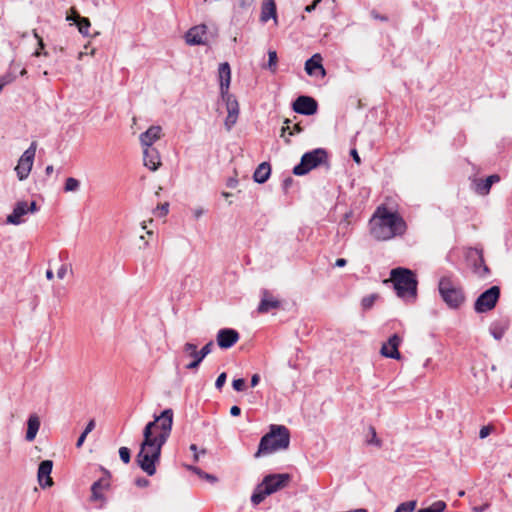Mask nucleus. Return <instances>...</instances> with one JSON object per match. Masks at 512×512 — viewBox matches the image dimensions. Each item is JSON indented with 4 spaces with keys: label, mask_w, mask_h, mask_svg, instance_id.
I'll return each instance as SVG.
<instances>
[{
    "label": "nucleus",
    "mask_w": 512,
    "mask_h": 512,
    "mask_svg": "<svg viewBox=\"0 0 512 512\" xmlns=\"http://www.w3.org/2000/svg\"><path fill=\"white\" fill-rule=\"evenodd\" d=\"M173 425V410L165 409L143 430V441L136 462L149 476L156 473V463L160 460L161 449L168 440Z\"/></svg>",
    "instance_id": "f257e3e1"
},
{
    "label": "nucleus",
    "mask_w": 512,
    "mask_h": 512,
    "mask_svg": "<svg viewBox=\"0 0 512 512\" xmlns=\"http://www.w3.org/2000/svg\"><path fill=\"white\" fill-rule=\"evenodd\" d=\"M405 230L406 223L403 218L386 207H378L370 220V233L379 241L402 235Z\"/></svg>",
    "instance_id": "f03ea898"
},
{
    "label": "nucleus",
    "mask_w": 512,
    "mask_h": 512,
    "mask_svg": "<svg viewBox=\"0 0 512 512\" xmlns=\"http://www.w3.org/2000/svg\"><path fill=\"white\" fill-rule=\"evenodd\" d=\"M290 444V432L284 425L272 424L270 430L260 440L255 457L269 455L279 450H286Z\"/></svg>",
    "instance_id": "7ed1b4c3"
},
{
    "label": "nucleus",
    "mask_w": 512,
    "mask_h": 512,
    "mask_svg": "<svg viewBox=\"0 0 512 512\" xmlns=\"http://www.w3.org/2000/svg\"><path fill=\"white\" fill-rule=\"evenodd\" d=\"M390 281L393 282L394 289L399 297H416L417 280L411 270L402 267L392 269Z\"/></svg>",
    "instance_id": "20e7f679"
},
{
    "label": "nucleus",
    "mask_w": 512,
    "mask_h": 512,
    "mask_svg": "<svg viewBox=\"0 0 512 512\" xmlns=\"http://www.w3.org/2000/svg\"><path fill=\"white\" fill-rule=\"evenodd\" d=\"M439 293L450 308H458L465 300L460 284L450 276H443L439 281Z\"/></svg>",
    "instance_id": "39448f33"
},
{
    "label": "nucleus",
    "mask_w": 512,
    "mask_h": 512,
    "mask_svg": "<svg viewBox=\"0 0 512 512\" xmlns=\"http://www.w3.org/2000/svg\"><path fill=\"white\" fill-rule=\"evenodd\" d=\"M326 161L327 152L322 148L314 149L301 157L300 163L293 168V173L303 176Z\"/></svg>",
    "instance_id": "423d86ee"
},
{
    "label": "nucleus",
    "mask_w": 512,
    "mask_h": 512,
    "mask_svg": "<svg viewBox=\"0 0 512 512\" xmlns=\"http://www.w3.org/2000/svg\"><path fill=\"white\" fill-rule=\"evenodd\" d=\"M37 143L33 141L28 149H26L18 160L15 167L17 177L20 181L28 178L34 163Z\"/></svg>",
    "instance_id": "0eeeda50"
},
{
    "label": "nucleus",
    "mask_w": 512,
    "mask_h": 512,
    "mask_svg": "<svg viewBox=\"0 0 512 512\" xmlns=\"http://www.w3.org/2000/svg\"><path fill=\"white\" fill-rule=\"evenodd\" d=\"M500 297V288L492 286L483 293H481L474 303V310L477 313H485L492 310Z\"/></svg>",
    "instance_id": "6e6552de"
},
{
    "label": "nucleus",
    "mask_w": 512,
    "mask_h": 512,
    "mask_svg": "<svg viewBox=\"0 0 512 512\" xmlns=\"http://www.w3.org/2000/svg\"><path fill=\"white\" fill-rule=\"evenodd\" d=\"M290 475L283 474H270L264 477L261 484L266 488L265 494H273L284 487H286L290 481Z\"/></svg>",
    "instance_id": "1a4fd4ad"
},
{
    "label": "nucleus",
    "mask_w": 512,
    "mask_h": 512,
    "mask_svg": "<svg viewBox=\"0 0 512 512\" xmlns=\"http://www.w3.org/2000/svg\"><path fill=\"white\" fill-rule=\"evenodd\" d=\"M222 100L226 104L227 117L225 119V127L229 131L236 124L239 115V104L232 94L221 95Z\"/></svg>",
    "instance_id": "9d476101"
},
{
    "label": "nucleus",
    "mask_w": 512,
    "mask_h": 512,
    "mask_svg": "<svg viewBox=\"0 0 512 512\" xmlns=\"http://www.w3.org/2000/svg\"><path fill=\"white\" fill-rule=\"evenodd\" d=\"M318 104L315 99L309 96H299L293 102V110L303 115H313L316 113Z\"/></svg>",
    "instance_id": "9b49d317"
},
{
    "label": "nucleus",
    "mask_w": 512,
    "mask_h": 512,
    "mask_svg": "<svg viewBox=\"0 0 512 512\" xmlns=\"http://www.w3.org/2000/svg\"><path fill=\"white\" fill-rule=\"evenodd\" d=\"M217 344L222 349L232 347L239 340V333L231 328L220 329L216 336Z\"/></svg>",
    "instance_id": "f8f14e48"
},
{
    "label": "nucleus",
    "mask_w": 512,
    "mask_h": 512,
    "mask_svg": "<svg viewBox=\"0 0 512 512\" xmlns=\"http://www.w3.org/2000/svg\"><path fill=\"white\" fill-rule=\"evenodd\" d=\"M182 352L185 357L191 359V361L185 366L188 370H196L203 361V358H200V351L197 350V345L194 343H185L183 345Z\"/></svg>",
    "instance_id": "ddd939ff"
},
{
    "label": "nucleus",
    "mask_w": 512,
    "mask_h": 512,
    "mask_svg": "<svg viewBox=\"0 0 512 512\" xmlns=\"http://www.w3.org/2000/svg\"><path fill=\"white\" fill-rule=\"evenodd\" d=\"M53 468V462L51 460H44L39 464L37 479L41 488L45 489L53 485L51 478V472Z\"/></svg>",
    "instance_id": "4468645a"
},
{
    "label": "nucleus",
    "mask_w": 512,
    "mask_h": 512,
    "mask_svg": "<svg viewBox=\"0 0 512 512\" xmlns=\"http://www.w3.org/2000/svg\"><path fill=\"white\" fill-rule=\"evenodd\" d=\"M401 341V338L397 334L392 335L388 341L382 345L380 353L384 357L399 360L401 358V354L398 347Z\"/></svg>",
    "instance_id": "2eb2a0df"
},
{
    "label": "nucleus",
    "mask_w": 512,
    "mask_h": 512,
    "mask_svg": "<svg viewBox=\"0 0 512 512\" xmlns=\"http://www.w3.org/2000/svg\"><path fill=\"white\" fill-rule=\"evenodd\" d=\"M499 181L500 176L497 174L490 175L486 179L476 178L472 181V188L477 194L485 196L489 194L492 185Z\"/></svg>",
    "instance_id": "dca6fc26"
},
{
    "label": "nucleus",
    "mask_w": 512,
    "mask_h": 512,
    "mask_svg": "<svg viewBox=\"0 0 512 512\" xmlns=\"http://www.w3.org/2000/svg\"><path fill=\"white\" fill-rule=\"evenodd\" d=\"M163 136L161 126H151L145 132L141 133L139 140L142 148L153 147V144Z\"/></svg>",
    "instance_id": "f3484780"
},
{
    "label": "nucleus",
    "mask_w": 512,
    "mask_h": 512,
    "mask_svg": "<svg viewBox=\"0 0 512 512\" xmlns=\"http://www.w3.org/2000/svg\"><path fill=\"white\" fill-rule=\"evenodd\" d=\"M143 163L151 171H156L161 166L159 151L154 147L143 148Z\"/></svg>",
    "instance_id": "a211bd4d"
},
{
    "label": "nucleus",
    "mask_w": 512,
    "mask_h": 512,
    "mask_svg": "<svg viewBox=\"0 0 512 512\" xmlns=\"http://www.w3.org/2000/svg\"><path fill=\"white\" fill-rule=\"evenodd\" d=\"M220 95L229 94L231 83V68L228 62L221 63L218 68Z\"/></svg>",
    "instance_id": "6ab92c4d"
},
{
    "label": "nucleus",
    "mask_w": 512,
    "mask_h": 512,
    "mask_svg": "<svg viewBox=\"0 0 512 512\" xmlns=\"http://www.w3.org/2000/svg\"><path fill=\"white\" fill-rule=\"evenodd\" d=\"M28 214V209L26 208V201H18L11 214H9L6 218L7 224L12 225H20L23 223L24 216Z\"/></svg>",
    "instance_id": "aec40b11"
},
{
    "label": "nucleus",
    "mask_w": 512,
    "mask_h": 512,
    "mask_svg": "<svg viewBox=\"0 0 512 512\" xmlns=\"http://www.w3.org/2000/svg\"><path fill=\"white\" fill-rule=\"evenodd\" d=\"M206 26L205 25H198L190 28L186 35L185 39L187 44L189 45H201L204 44V36L206 34Z\"/></svg>",
    "instance_id": "412c9836"
},
{
    "label": "nucleus",
    "mask_w": 512,
    "mask_h": 512,
    "mask_svg": "<svg viewBox=\"0 0 512 512\" xmlns=\"http://www.w3.org/2000/svg\"><path fill=\"white\" fill-rule=\"evenodd\" d=\"M280 307V301L274 298L267 290L262 291V298L258 306V312L268 313L273 309H277Z\"/></svg>",
    "instance_id": "4be33fe9"
},
{
    "label": "nucleus",
    "mask_w": 512,
    "mask_h": 512,
    "mask_svg": "<svg viewBox=\"0 0 512 512\" xmlns=\"http://www.w3.org/2000/svg\"><path fill=\"white\" fill-rule=\"evenodd\" d=\"M109 488V482L107 479H99L98 481L94 482L91 487V501H103L105 500L104 497V491H106Z\"/></svg>",
    "instance_id": "5701e85b"
},
{
    "label": "nucleus",
    "mask_w": 512,
    "mask_h": 512,
    "mask_svg": "<svg viewBox=\"0 0 512 512\" xmlns=\"http://www.w3.org/2000/svg\"><path fill=\"white\" fill-rule=\"evenodd\" d=\"M322 57L320 54H314L305 63V71L308 75H314L316 71H320L321 76H325L326 71L322 65Z\"/></svg>",
    "instance_id": "b1692460"
},
{
    "label": "nucleus",
    "mask_w": 512,
    "mask_h": 512,
    "mask_svg": "<svg viewBox=\"0 0 512 512\" xmlns=\"http://www.w3.org/2000/svg\"><path fill=\"white\" fill-rule=\"evenodd\" d=\"M40 428V419L36 414L29 416L27 421L26 440L31 442L35 439Z\"/></svg>",
    "instance_id": "393cba45"
},
{
    "label": "nucleus",
    "mask_w": 512,
    "mask_h": 512,
    "mask_svg": "<svg viewBox=\"0 0 512 512\" xmlns=\"http://www.w3.org/2000/svg\"><path fill=\"white\" fill-rule=\"evenodd\" d=\"M271 18H273L275 22L277 21L276 4L275 2H263L260 20L265 23Z\"/></svg>",
    "instance_id": "a878e982"
},
{
    "label": "nucleus",
    "mask_w": 512,
    "mask_h": 512,
    "mask_svg": "<svg viewBox=\"0 0 512 512\" xmlns=\"http://www.w3.org/2000/svg\"><path fill=\"white\" fill-rule=\"evenodd\" d=\"M271 173L270 164L267 162L261 163L253 174V179L257 183H264L268 180Z\"/></svg>",
    "instance_id": "bb28decb"
},
{
    "label": "nucleus",
    "mask_w": 512,
    "mask_h": 512,
    "mask_svg": "<svg viewBox=\"0 0 512 512\" xmlns=\"http://www.w3.org/2000/svg\"><path fill=\"white\" fill-rule=\"evenodd\" d=\"M507 322H494L489 327V332L495 340H501L508 330Z\"/></svg>",
    "instance_id": "cd10ccee"
},
{
    "label": "nucleus",
    "mask_w": 512,
    "mask_h": 512,
    "mask_svg": "<svg viewBox=\"0 0 512 512\" xmlns=\"http://www.w3.org/2000/svg\"><path fill=\"white\" fill-rule=\"evenodd\" d=\"M474 273L479 277L484 278L489 273V268L484 262V258L481 253H477V259L474 262Z\"/></svg>",
    "instance_id": "c85d7f7f"
},
{
    "label": "nucleus",
    "mask_w": 512,
    "mask_h": 512,
    "mask_svg": "<svg viewBox=\"0 0 512 512\" xmlns=\"http://www.w3.org/2000/svg\"><path fill=\"white\" fill-rule=\"evenodd\" d=\"M266 488L260 483L257 485L256 489L254 490L252 496H251V502L254 506L259 505L261 502L264 501V499L269 496L270 494H265Z\"/></svg>",
    "instance_id": "c756f323"
},
{
    "label": "nucleus",
    "mask_w": 512,
    "mask_h": 512,
    "mask_svg": "<svg viewBox=\"0 0 512 512\" xmlns=\"http://www.w3.org/2000/svg\"><path fill=\"white\" fill-rule=\"evenodd\" d=\"M291 120L286 119L284 121V125L281 129V136L285 137V134L288 133L289 136L295 135L297 133H300L302 131V127L299 124H294L293 126H290Z\"/></svg>",
    "instance_id": "7c9ffc66"
},
{
    "label": "nucleus",
    "mask_w": 512,
    "mask_h": 512,
    "mask_svg": "<svg viewBox=\"0 0 512 512\" xmlns=\"http://www.w3.org/2000/svg\"><path fill=\"white\" fill-rule=\"evenodd\" d=\"M76 18L78 19L76 25L79 32L84 36H88L89 28L91 26L90 20L86 17H81L80 15H76Z\"/></svg>",
    "instance_id": "2f4dec72"
},
{
    "label": "nucleus",
    "mask_w": 512,
    "mask_h": 512,
    "mask_svg": "<svg viewBox=\"0 0 512 512\" xmlns=\"http://www.w3.org/2000/svg\"><path fill=\"white\" fill-rule=\"evenodd\" d=\"M80 188V181L73 177H68L65 181L64 191L65 192H76Z\"/></svg>",
    "instance_id": "473e14b6"
},
{
    "label": "nucleus",
    "mask_w": 512,
    "mask_h": 512,
    "mask_svg": "<svg viewBox=\"0 0 512 512\" xmlns=\"http://www.w3.org/2000/svg\"><path fill=\"white\" fill-rule=\"evenodd\" d=\"M378 294H370L362 298L361 300V307L364 311H367L371 309L375 303V301L378 299Z\"/></svg>",
    "instance_id": "72a5a7b5"
},
{
    "label": "nucleus",
    "mask_w": 512,
    "mask_h": 512,
    "mask_svg": "<svg viewBox=\"0 0 512 512\" xmlns=\"http://www.w3.org/2000/svg\"><path fill=\"white\" fill-rule=\"evenodd\" d=\"M446 508V503L444 501H436L431 506L427 508H422L417 512H443Z\"/></svg>",
    "instance_id": "f704fd0d"
},
{
    "label": "nucleus",
    "mask_w": 512,
    "mask_h": 512,
    "mask_svg": "<svg viewBox=\"0 0 512 512\" xmlns=\"http://www.w3.org/2000/svg\"><path fill=\"white\" fill-rule=\"evenodd\" d=\"M268 64H267V68L272 71V72H275L276 69H277V61H278V58H277V53L276 51L274 50H270L268 52Z\"/></svg>",
    "instance_id": "c9c22d12"
},
{
    "label": "nucleus",
    "mask_w": 512,
    "mask_h": 512,
    "mask_svg": "<svg viewBox=\"0 0 512 512\" xmlns=\"http://www.w3.org/2000/svg\"><path fill=\"white\" fill-rule=\"evenodd\" d=\"M416 502L415 501H407L401 503L394 512H413L415 509Z\"/></svg>",
    "instance_id": "e433bc0d"
},
{
    "label": "nucleus",
    "mask_w": 512,
    "mask_h": 512,
    "mask_svg": "<svg viewBox=\"0 0 512 512\" xmlns=\"http://www.w3.org/2000/svg\"><path fill=\"white\" fill-rule=\"evenodd\" d=\"M119 456L120 459L125 463L128 464L131 459V453L130 450L127 447H121L119 449Z\"/></svg>",
    "instance_id": "4c0bfd02"
},
{
    "label": "nucleus",
    "mask_w": 512,
    "mask_h": 512,
    "mask_svg": "<svg viewBox=\"0 0 512 512\" xmlns=\"http://www.w3.org/2000/svg\"><path fill=\"white\" fill-rule=\"evenodd\" d=\"M214 347V343L213 341H209L208 343H206L200 351V358H205L208 354L211 353L212 349Z\"/></svg>",
    "instance_id": "58836bf2"
},
{
    "label": "nucleus",
    "mask_w": 512,
    "mask_h": 512,
    "mask_svg": "<svg viewBox=\"0 0 512 512\" xmlns=\"http://www.w3.org/2000/svg\"><path fill=\"white\" fill-rule=\"evenodd\" d=\"M168 211H169V204L166 202L161 205H158L156 207V209L154 210V213L159 216H165L168 213Z\"/></svg>",
    "instance_id": "ea45409f"
},
{
    "label": "nucleus",
    "mask_w": 512,
    "mask_h": 512,
    "mask_svg": "<svg viewBox=\"0 0 512 512\" xmlns=\"http://www.w3.org/2000/svg\"><path fill=\"white\" fill-rule=\"evenodd\" d=\"M352 215V212H346L344 214V218L340 221L339 223V229H342V230H347L349 225H350V221H349V218L350 216Z\"/></svg>",
    "instance_id": "a19ab883"
},
{
    "label": "nucleus",
    "mask_w": 512,
    "mask_h": 512,
    "mask_svg": "<svg viewBox=\"0 0 512 512\" xmlns=\"http://www.w3.org/2000/svg\"><path fill=\"white\" fill-rule=\"evenodd\" d=\"M232 386L236 391H243L246 387L245 380L243 378L235 379L232 382Z\"/></svg>",
    "instance_id": "79ce46f5"
},
{
    "label": "nucleus",
    "mask_w": 512,
    "mask_h": 512,
    "mask_svg": "<svg viewBox=\"0 0 512 512\" xmlns=\"http://www.w3.org/2000/svg\"><path fill=\"white\" fill-rule=\"evenodd\" d=\"M226 378H227L226 373L225 372L221 373L216 379L215 387L220 390L224 386V384L226 382Z\"/></svg>",
    "instance_id": "37998d69"
},
{
    "label": "nucleus",
    "mask_w": 512,
    "mask_h": 512,
    "mask_svg": "<svg viewBox=\"0 0 512 512\" xmlns=\"http://www.w3.org/2000/svg\"><path fill=\"white\" fill-rule=\"evenodd\" d=\"M76 15H79L76 11L75 8H71L70 9V13L67 14L66 16V20L69 21V22H73V23H77V18H76Z\"/></svg>",
    "instance_id": "c03bdc74"
},
{
    "label": "nucleus",
    "mask_w": 512,
    "mask_h": 512,
    "mask_svg": "<svg viewBox=\"0 0 512 512\" xmlns=\"http://www.w3.org/2000/svg\"><path fill=\"white\" fill-rule=\"evenodd\" d=\"M68 271V266L66 264H63L60 266V268L57 271V277L59 279H64Z\"/></svg>",
    "instance_id": "a18cd8bd"
},
{
    "label": "nucleus",
    "mask_w": 512,
    "mask_h": 512,
    "mask_svg": "<svg viewBox=\"0 0 512 512\" xmlns=\"http://www.w3.org/2000/svg\"><path fill=\"white\" fill-rule=\"evenodd\" d=\"M135 484L138 487L144 488L149 485V480L144 477H141L135 480Z\"/></svg>",
    "instance_id": "49530a36"
},
{
    "label": "nucleus",
    "mask_w": 512,
    "mask_h": 512,
    "mask_svg": "<svg viewBox=\"0 0 512 512\" xmlns=\"http://www.w3.org/2000/svg\"><path fill=\"white\" fill-rule=\"evenodd\" d=\"M491 432V428L489 426H483L481 429H480V432H479V437L481 439H484L486 438Z\"/></svg>",
    "instance_id": "de8ad7c7"
},
{
    "label": "nucleus",
    "mask_w": 512,
    "mask_h": 512,
    "mask_svg": "<svg viewBox=\"0 0 512 512\" xmlns=\"http://www.w3.org/2000/svg\"><path fill=\"white\" fill-rule=\"evenodd\" d=\"M253 3H254V0H238V4H239L240 8H242V9H247V8L251 7Z\"/></svg>",
    "instance_id": "09e8293b"
},
{
    "label": "nucleus",
    "mask_w": 512,
    "mask_h": 512,
    "mask_svg": "<svg viewBox=\"0 0 512 512\" xmlns=\"http://www.w3.org/2000/svg\"><path fill=\"white\" fill-rule=\"evenodd\" d=\"M26 208L28 209V213H35L38 211V206L35 201H32L30 204L26 202Z\"/></svg>",
    "instance_id": "8fccbe9b"
},
{
    "label": "nucleus",
    "mask_w": 512,
    "mask_h": 512,
    "mask_svg": "<svg viewBox=\"0 0 512 512\" xmlns=\"http://www.w3.org/2000/svg\"><path fill=\"white\" fill-rule=\"evenodd\" d=\"M371 16L374 18V19H377V20H381V21H388V17L385 16V15H380L377 11L373 10L371 12Z\"/></svg>",
    "instance_id": "3c124183"
},
{
    "label": "nucleus",
    "mask_w": 512,
    "mask_h": 512,
    "mask_svg": "<svg viewBox=\"0 0 512 512\" xmlns=\"http://www.w3.org/2000/svg\"><path fill=\"white\" fill-rule=\"evenodd\" d=\"M94 428H95V421L92 419L88 422V424L83 432L88 435Z\"/></svg>",
    "instance_id": "603ef678"
},
{
    "label": "nucleus",
    "mask_w": 512,
    "mask_h": 512,
    "mask_svg": "<svg viewBox=\"0 0 512 512\" xmlns=\"http://www.w3.org/2000/svg\"><path fill=\"white\" fill-rule=\"evenodd\" d=\"M320 2H321V0H314L312 4L307 5V6L305 7V11H306V12H308V13L312 12L313 10H315L316 6H317V5H318V3H320Z\"/></svg>",
    "instance_id": "864d4df0"
},
{
    "label": "nucleus",
    "mask_w": 512,
    "mask_h": 512,
    "mask_svg": "<svg viewBox=\"0 0 512 512\" xmlns=\"http://www.w3.org/2000/svg\"><path fill=\"white\" fill-rule=\"evenodd\" d=\"M489 506H490V505H489V503H485V504H483V505H481V506H474V507L472 508V510H473L474 512H484L486 509H488V508H489Z\"/></svg>",
    "instance_id": "5fc2aeb1"
},
{
    "label": "nucleus",
    "mask_w": 512,
    "mask_h": 512,
    "mask_svg": "<svg viewBox=\"0 0 512 512\" xmlns=\"http://www.w3.org/2000/svg\"><path fill=\"white\" fill-rule=\"evenodd\" d=\"M192 472L196 473L197 475H199L200 477H204V474L205 472H203L200 468L196 467V466H189L188 467Z\"/></svg>",
    "instance_id": "6e6d98bb"
},
{
    "label": "nucleus",
    "mask_w": 512,
    "mask_h": 512,
    "mask_svg": "<svg viewBox=\"0 0 512 512\" xmlns=\"http://www.w3.org/2000/svg\"><path fill=\"white\" fill-rule=\"evenodd\" d=\"M33 35L38 40V46L42 50L44 48L43 39L38 35L36 30H33Z\"/></svg>",
    "instance_id": "4d7b16f0"
},
{
    "label": "nucleus",
    "mask_w": 512,
    "mask_h": 512,
    "mask_svg": "<svg viewBox=\"0 0 512 512\" xmlns=\"http://www.w3.org/2000/svg\"><path fill=\"white\" fill-rule=\"evenodd\" d=\"M87 437V434L82 432L81 435L79 436L78 440H77V443H76V446L79 448L83 445L85 439Z\"/></svg>",
    "instance_id": "13d9d810"
},
{
    "label": "nucleus",
    "mask_w": 512,
    "mask_h": 512,
    "mask_svg": "<svg viewBox=\"0 0 512 512\" xmlns=\"http://www.w3.org/2000/svg\"><path fill=\"white\" fill-rule=\"evenodd\" d=\"M230 414L232 416H239L241 414V409L240 407L238 406H232L231 409H230Z\"/></svg>",
    "instance_id": "bf43d9fd"
},
{
    "label": "nucleus",
    "mask_w": 512,
    "mask_h": 512,
    "mask_svg": "<svg viewBox=\"0 0 512 512\" xmlns=\"http://www.w3.org/2000/svg\"><path fill=\"white\" fill-rule=\"evenodd\" d=\"M259 381H260L259 374H253L251 377V386L255 387L256 385H258Z\"/></svg>",
    "instance_id": "052dcab7"
},
{
    "label": "nucleus",
    "mask_w": 512,
    "mask_h": 512,
    "mask_svg": "<svg viewBox=\"0 0 512 512\" xmlns=\"http://www.w3.org/2000/svg\"><path fill=\"white\" fill-rule=\"evenodd\" d=\"M370 429H371V432H372V439L370 440V443H374L376 445H380V441L377 439L375 429L372 428V427Z\"/></svg>",
    "instance_id": "680f3d73"
},
{
    "label": "nucleus",
    "mask_w": 512,
    "mask_h": 512,
    "mask_svg": "<svg viewBox=\"0 0 512 512\" xmlns=\"http://www.w3.org/2000/svg\"><path fill=\"white\" fill-rule=\"evenodd\" d=\"M350 154H351V156L353 157L354 161H355L357 164H360L361 160H360V157H359V155H358V153H357V150H356V149H352V150L350 151Z\"/></svg>",
    "instance_id": "e2e57ef3"
},
{
    "label": "nucleus",
    "mask_w": 512,
    "mask_h": 512,
    "mask_svg": "<svg viewBox=\"0 0 512 512\" xmlns=\"http://www.w3.org/2000/svg\"><path fill=\"white\" fill-rule=\"evenodd\" d=\"M347 261L344 258H339L335 262V266L337 267H344L346 265Z\"/></svg>",
    "instance_id": "0e129e2a"
},
{
    "label": "nucleus",
    "mask_w": 512,
    "mask_h": 512,
    "mask_svg": "<svg viewBox=\"0 0 512 512\" xmlns=\"http://www.w3.org/2000/svg\"><path fill=\"white\" fill-rule=\"evenodd\" d=\"M203 478L207 479L208 481H210L212 483L217 481V478L214 475H211L208 473H205Z\"/></svg>",
    "instance_id": "69168bd1"
},
{
    "label": "nucleus",
    "mask_w": 512,
    "mask_h": 512,
    "mask_svg": "<svg viewBox=\"0 0 512 512\" xmlns=\"http://www.w3.org/2000/svg\"><path fill=\"white\" fill-rule=\"evenodd\" d=\"M53 171H54V168H53V166H52V165H48V166L45 168V174H46L47 176L51 175V174L53 173Z\"/></svg>",
    "instance_id": "338daca9"
},
{
    "label": "nucleus",
    "mask_w": 512,
    "mask_h": 512,
    "mask_svg": "<svg viewBox=\"0 0 512 512\" xmlns=\"http://www.w3.org/2000/svg\"><path fill=\"white\" fill-rule=\"evenodd\" d=\"M46 278H47L48 280H52V279L54 278V273H53V271H52L51 269H48V270L46 271Z\"/></svg>",
    "instance_id": "774afa93"
}]
</instances>
